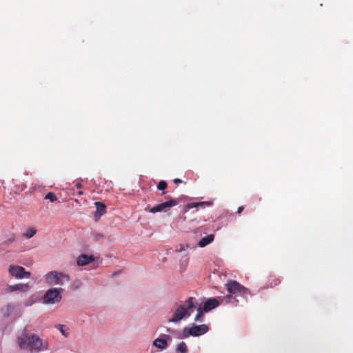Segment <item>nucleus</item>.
Here are the masks:
<instances>
[{"mask_svg": "<svg viewBox=\"0 0 353 353\" xmlns=\"http://www.w3.org/2000/svg\"><path fill=\"white\" fill-rule=\"evenodd\" d=\"M78 194H79V195H81V194H83V192H82L81 191H80V192H79V193H78Z\"/></svg>", "mask_w": 353, "mask_h": 353, "instance_id": "nucleus-27", "label": "nucleus"}, {"mask_svg": "<svg viewBox=\"0 0 353 353\" xmlns=\"http://www.w3.org/2000/svg\"><path fill=\"white\" fill-rule=\"evenodd\" d=\"M214 239V234H210L208 236L203 237L201 239V240L198 243V245L200 248H204L210 243H212Z\"/></svg>", "mask_w": 353, "mask_h": 353, "instance_id": "nucleus-14", "label": "nucleus"}, {"mask_svg": "<svg viewBox=\"0 0 353 353\" xmlns=\"http://www.w3.org/2000/svg\"><path fill=\"white\" fill-rule=\"evenodd\" d=\"M14 310V306L11 303H7L0 308V316L5 319L10 316Z\"/></svg>", "mask_w": 353, "mask_h": 353, "instance_id": "nucleus-11", "label": "nucleus"}, {"mask_svg": "<svg viewBox=\"0 0 353 353\" xmlns=\"http://www.w3.org/2000/svg\"><path fill=\"white\" fill-rule=\"evenodd\" d=\"M205 205H207V203H205V202L190 203H188L187 205L185 206V208H186L185 211H187L189 209L193 208H196L198 206H204Z\"/></svg>", "mask_w": 353, "mask_h": 353, "instance_id": "nucleus-18", "label": "nucleus"}, {"mask_svg": "<svg viewBox=\"0 0 353 353\" xmlns=\"http://www.w3.org/2000/svg\"><path fill=\"white\" fill-rule=\"evenodd\" d=\"M209 328L208 325L203 324L200 325H194L191 327H185L183 330L182 336L179 339L187 338L189 336H199L208 332Z\"/></svg>", "mask_w": 353, "mask_h": 353, "instance_id": "nucleus-5", "label": "nucleus"}, {"mask_svg": "<svg viewBox=\"0 0 353 353\" xmlns=\"http://www.w3.org/2000/svg\"><path fill=\"white\" fill-rule=\"evenodd\" d=\"M46 282L50 285H63L65 282L70 281V276L68 274L57 271H51L45 276Z\"/></svg>", "mask_w": 353, "mask_h": 353, "instance_id": "nucleus-4", "label": "nucleus"}, {"mask_svg": "<svg viewBox=\"0 0 353 353\" xmlns=\"http://www.w3.org/2000/svg\"><path fill=\"white\" fill-rule=\"evenodd\" d=\"M30 285L28 283H17L12 285H7L4 289V292L6 294H10L15 291L21 292H26L29 290Z\"/></svg>", "mask_w": 353, "mask_h": 353, "instance_id": "nucleus-9", "label": "nucleus"}, {"mask_svg": "<svg viewBox=\"0 0 353 353\" xmlns=\"http://www.w3.org/2000/svg\"><path fill=\"white\" fill-rule=\"evenodd\" d=\"M174 183L176 184L181 183H182V180L176 178V179H174Z\"/></svg>", "mask_w": 353, "mask_h": 353, "instance_id": "nucleus-24", "label": "nucleus"}, {"mask_svg": "<svg viewBox=\"0 0 353 353\" xmlns=\"http://www.w3.org/2000/svg\"><path fill=\"white\" fill-rule=\"evenodd\" d=\"M62 288H51L46 291L43 297V302L47 304H54L61 300Z\"/></svg>", "mask_w": 353, "mask_h": 353, "instance_id": "nucleus-6", "label": "nucleus"}, {"mask_svg": "<svg viewBox=\"0 0 353 353\" xmlns=\"http://www.w3.org/2000/svg\"><path fill=\"white\" fill-rule=\"evenodd\" d=\"M61 328H60V331L61 332V334L65 336H68V332H66V330H65V326L64 325H60Z\"/></svg>", "mask_w": 353, "mask_h": 353, "instance_id": "nucleus-23", "label": "nucleus"}, {"mask_svg": "<svg viewBox=\"0 0 353 353\" xmlns=\"http://www.w3.org/2000/svg\"><path fill=\"white\" fill-rule=\"evenodd\" d=\"M94 260V258L92 255L83 254L78 256L77 263L79 266H84L92 263Z\"/></svg>", "mask_w": 353, "mask_h": 353, "instance_id": "nucleus-13", "label": "nucleus"}, {"mask_svg": "<svg viewBox=\"0 0 353 353\" xmlns=\"http://www.w3.org/2000/svg\"><path fill=\"white\" fill-rule=\"evenodd\" d=\"M170 340H172V338L170 336L164 334L161 337L156 339L153 341V345L156 347L163 350H165L167 348L168 341H170Z\"/></svg>", "mask_w": 353, "mask_h": 353, "instance_id": "nucleus-10", "label": "nucleus"}, {"mask_svg": "<svg viewBox=\"0 0 353 353\" xmlns=\"http://www.w3.org/2000/svg\"><path fill=\"white\" fill-rule=\"evenodd\" d=\"M224 298L219 297V299L223 300Z\"/></svg>", "mask_w": 353, "mask_h": 353, "instance_id": "nucleus-28", "label": "nucleus"}, {"mask_svg": "<svg viewBox=\"0 0 353 353\" xmlns=\"http://www.w3.org/2000/svg\"><path fill=\"white\" fill-rule=\"evenodd\" d=\"M26 188V185H23L21 190H23V189H25Z\"/></svg>", "mask_w": 353, "mask_h": 353, "instance_id": "nucleus-26", "label": "nucleus"}, {"mask_svg": "<svg viewBox=\"0 0 353 353\" xmlns=\"http://www.w3.org/2000/svg\"><path fill=\"white\" fill-rule=\"evenodd\" d=\"M176 351L180 353H187L188 347L185 342H181L177 345Z\"/></svg>", "mask_w": 353, "mask_h": 353, "instance_id": "nucleus-17", "label": "nucleus"}, {"mask_svg": "<svg viewBox=\"0 0 353 353\" xmlns=\"http://www.w3.org/2000/svg\"><path fill=\"white\" fill-rule=\"evenodd\" d=\"M226 290L228 292L227 299H234L237 295L246 296L250 294L249 289L246 288L235 280H229L225 284Z\"/></svg>", "mask_w": 353, "mask_h": 353, "instance_id": "nucleus-3", "label": "nucleus"}, {"mask_svg": "<svg viewBox=\"0 0 353 353\" xmlns=\"http://www.w3.org/2000/svg\"><path fill=\"white\" fill-rule=\"evenodd\" d=\"M94 205L97 208L95 216H101L106 211V206L100 201L95 202Z\"/></svg>", "mask_w": 353, "mask_h": 353, "instance_id": "nucleus-15", "label": "nucleus"}, {"mask_svg": "<svg viewBox=\"0 0 353 353\" xmlns=\"http://www.w3.org/2000/svg\"><path fill=\"white\" fill-rule=\"evenodd\" d=\"M219 305V301L216 298H211L205 301L203 309L205 312H208Z\"/></svg>", "mask_w": 353, "mask_h": 353, "instance_id": "nucleus-12", "label": "nucleus"}, {"mask_svg": "<svg viewBox=\"0 0 353 353\" xmlns=\"http://www.w3.org/2000/svg\"><path fill=\"white\" fill-rule=\"evenodd\" d=\"M36 234V230L33 228H29L26 233V236L28 239L32 237Z\"/></svg>", "mask_w": 353, "mask_h": 353, "instance_id": "nucleus-21", "label": "nucleus"}, {"mask_svg": "<svg viewBox=\"0 0 353 353\" xmlns=\"http://www.w3.org/2000/svg\"><path fill=\"white\" fill-rule=\"evenodd\" d=\"M17 345L21 350H28L32 353H39L48 350V342L35 334H30L27 327L17 337Z\"/></svg>", "mask_w": 353, "mask_h": 353, "instance_id": "nucleus-1", "label": "nucleus"}, {"mask_svg": "<svg viewBox=\"0 0 353 353\" xmlns=\"http://www.w3.org/2000/svg\"><path fill=\"white\" fill-rule=\"evenodd\" d=\"M168 187V183L165 181H160L157 185V189L159 190H164Z\"/></svg>", "mask_w": 353, "mask_h": 353, "instance_id": "nucleus-20", "label": "nucleus"}, {"mask_svg": "<svg viewBox=\"0 0 353 353\" xmlns=\"http://www.w3.org/2000/svg\"><path fill=\"white\" fill-rule=\"evenodd\" d=\"M8 273L11 276L17 279L30 278L31 276L30 272L26 271L24 268L17 265H10L8 268Z\"/></svg>", "mask_w": 353, "mask_h": 353, "instance_id": "nucleus-7", "label": "nucleus"}, {"mask_svg": "<svg viewBox=\"0 0 353 353\" xmlns=\"http://www.w3.org/2000/svg\"><path fill=\"white\" fill-rule=\"evenodd\" d=\"M196 305L197 302L195 298H188L183 304L178 306L169 321L178 323L183 318L189 317L196 307Z\"/></svg>", "mask_w": 353, "mask_h": 353, "instance_id": "nucleus-2", "label": "nucleus"}, {"mask_svg": "<svg viewBox=\"0 0 353 353\" xmlns=\"http://www.w3.org/2000/svg\"><path fill=\"white\" fill-rule=\"evenodd\" d=\"M45 199H48L50 200L51 202H54V201H56L57 200V196L52 193V192H48L46 196H45Z\"/></svg>", "mask_w": 353, "mask_h": 353, "instance_id": "nucleus-19", "label": "nucleus"}, {"mask_svg": "<svg viewBox=\"0 0 353 353\" xmlns=\"http://www.w3.org/2000/svg\"><path fill=\"white\" fill-rule=\"evenodd\" d=\"M244 208L243 206H240L238 208V210H237V213L238 214H240L241 212H242V211L243 210Z\"/></svg>", "mask_w": 353, "mask_h": 353, "instance_id": "nucleus-25", "label": "nucleus"}, {"mask_svg": "<svg viewBox=\"0 0 353 353\" xmlns=\"http://www.w3.org/2000/svg\"><path fill=\"white\" fill-rule=\"evenodd\" d=\"M205 312L203 309L199 306L197 308V314L194 318L195 321H203V314Z\"/></svg>", "mask_w": 353, "mask_h": 353, "instance_id": "nucleus-16", "label": "nucleus"}, {"mask_svg": "<svg viewBox=\"0 0 353 353\" xmlns=\"http://www.w3.org/2000/svg\"><path fill=\"white\" fill-rule=\"evenodd\" d=\"M178 204V201L174 199H170L168 201L158 204L152 208H145V210L149 211L151 213H157L159 212H167V210L172 207H174Z\"/></svg>", "mask_w": 353, "mask_h": 353, "instance_id": "nucleus-8", "label": "nucleus"}, {"mask_svg": "<svg viewBox=\"0 0 353 353\" xmlns=\"http://www.w3.org/2000/svg\"><path fill=\"white\" fill-rule=\"evenodd\" d=\"M280 283V279L278 278H274L272 282H270V286L273 287Z\"/></svg>", "mask_w": 353, "mask_h": 353, "instance_id": "nucleus-22", "label": "nucleus"}]
</instances>
